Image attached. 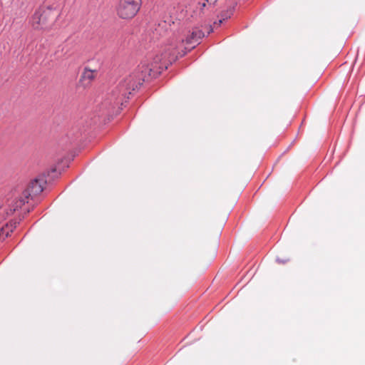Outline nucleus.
Segmentation results:
<instances>
[{"instance_id": "1", "label": "nucleus", "mask_w": 365, "mask_h": 365, "mask_svg": "<svg viewBox=\"0 0 365 365\" xmlns=\"http://www.w3.org/2000/svg\"><path fill=\"white\" fill-rule=\"evenodd\" d=\"M186 51H179L176 45L170 44L160 56L153 59L150 66L142 63L138 71L121 80L117 87L112 91L114 103L123 104V99H128L133 91L137 89L143 82L148 78H154L163 70L167 69L169 64L175 61L178 57H182Z\"/></svg>"}, {"instance_id": "8", "label": "nucleus", "mask_w": 365, "mask_h": 365, "mask_svg": "<svg viewBox=\"0 0 365 365\" xmlns=\"http://www.w3.org/2000/svg\"><path fill=\"white\" fill-rule=\"evenodd\" d=\"M206 2L210 6V5H215V3L217 1V0H205Z\"/></svg>"}, {"instance_id": "9", "label": "nucleus", "mask_w": 365, "mask_h": 365, "mask_svg": "<svg viewBox=\"0 0 365 365\" xmlns=\"http://www.w3.org/2000/svg\"><path fill=\"white\" fill-rule=\"evenodd\" d=\"M200 9L202 10L206 6V1L203 3H200Z\"/></svg>"}, {"instance_id": "10", "label": "nucleus", "mask_w": 365, "mask_h": 365, "mask_svg": "<svg viewBox=\"0 0 365 365\" xmlns=\"http://www.w3.org/2000/svg\"><path fill=\"white\" fill-rule=\"evenodd\" d=\"M277 262H279V263H285L287 260H282V259H280L279 258H277Z\"/></svg>"}, {"instance_id": "3", "label": "nucleus", "mask_w": 365, "mask_h": 365, "mask_svg": "<svg viewBox=\"0 0 365 365\" xmlns=\"http://www.w3.org/2000/svg\"><path fill=\"white\" fill-rule=\"evenodd\" d=\"M43 179L36 178L30 182L28 188L24 191L23 197L15 201L11 205H9V212L13 213L16 210L21 207V206L25 203V200L29 197H33L34 196L40 194L43 190Z\"/></svg>"}, {"instance_id": "11", "label": "nucleus", "mask_w": 365, "mask_h": 365, "mask_svg": "<svg viewBox=\"0 0 365 365\" xmlns=\"http://www.w3.org/2000/svg\"><path fill=\"white\" fill-rule=\"evenodd\" d=\"M212 31V29L210 28V30H209V31H208V34H209L210 32H211Z\"/></svg>"}, {"instance_id": "6", "label": "nucleus", "mask_w": 365, "mask_h": 365, "mask_svg": "<svg viewBox=\"0 0 365 365\" xmlns=\"http://www.w3.org/2000/svg\"><path fill=\"white\" fill-rule=\"evenodd\" d=\"M97 74L96 70H91L86 68L83 73H82L81 81L83 84L86 86L90 84L92 80L95 78Z\"/></svg>"}, {"instance_id": "7", "label": "nucleus", "mask_w": 365, "mask_h": 365, "mask_svg": "<svg viewBox=\"0 0 365 365\" xmlns=\"http://www.w3.org/2000/svg\"><path fill=\"white\" fill-rule=\"evenodd\" d=\"M233 14V9L227 11L226 13L222 14V19L219 20V24H222L223 21L230 18Z\"/></svg>"}, {"instance_id": "2", "label": "nucleus", "mask_w": 365, "mask_h": 365, "mask_svg": "<svg viewBox=\"0 0 365 365\" xmlns=\"http://www.w3.org/2000/svg\"><path fill=\"white\" fill-rule=\"evenodd\" d=\"M61 7L56 2H46L32 16L31 24L34 29H47L60 16Z\"/></svg>"}, {"instance_id": "5", "label": "nucleus", "mask_w": 365, "mask_h": 365, "mask_svg": "<svg viewBox=\"0 0 365 365\" xmlns=\"http://www.w3.org/2000/svg\"><path fill=\"white\" fill-rule=\"evenodd\" d=\"M205 36L204 32L199 28H195L192 32L187 35L185 40L182 39V43L185 41L186 44L190 45L194 48L195 44H198L200 40Z\"/></svg>"}, {"instance_id": "4", "label": "nucleus", "mask_w": 365, "mask_h": 365, "mask_svg": "<svg viewBox=\"0 0 365 365\" xmlns=\"http://www.w3.org/2000/svg\"><path fill=\"white\" fill-rule=\"evenodd\" d=\"M140 6L141 0H120L117 14L123 19H130L138 14Z\"/></svg>"}]
</instances>
